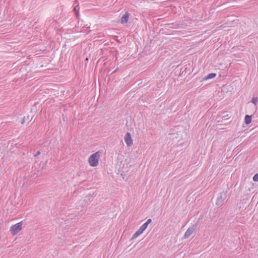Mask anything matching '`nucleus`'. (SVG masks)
<instances>
[{
	"instance_id": "12",
	"label": "nucleus",
	"mask_w": 258,
	"mask_h": 258,
	"mask_svg": "<svg viewBox=\"0 0 258 258\" xmlns=\"http://www.w3.org/2000/svg\"><path fill=\"white\" fill-rule=\"evenodd\" d=\"M148 225L146 224L145 223L143 224L140 227L143 230H145L146 228H147Z\"/></svg>"
},
{
	"instance_id": "10",
	"label": "nucleus",
	"mask_w": 258,
	"mask_h": 258,
	"mask_svg": "<svg viewBox=\"0 0 258 258\" xmlns=\"http://www.w3.org/2000/svg\"><path fill=\"white\" fill-rule=\"evenodd\" d=\"M252 103H253L255 105L257 104L258 102V98L257 97H253L251 100Z\"/></svg>"
},
{
	"instance_id": "14",
	"label": "nucleus",
	"mask_w": 258,
	"mask_h": 258,
	"mask_svg": "<svg viewBox=\"0 0 258 258\" xmlns=\"http://www.w3.org/2000/svg\"><path fill=\"white\" fill-rule=\"evenodd\" d=\"M41 154V152L40 151H38L35 155H34V157H36L38 156H39Z\"/></svg>"
},
{
	"instance_id": "8",
	"label": "nucleus",
	"mask_w": 258,
	"mask_h": 258,
	"mask_svg": "<svg viewBox=\"0 0 258 258\" xmlns=\"http://www.w3.org/2000/svg\"><path fill=\"white\" fill-rule=\"evenodd\" d=\"M244 121L246 124H249L251 121V116L248 115H246L244 118Z\"/></svg>"
},
{
	"instance_id": "4",
	"label": "nucleus",
	"mask_w": 258,
	"mask_h": 258,
	"mask_svg": "<svg viewBox=\"0 0 258 258\" xmlns=\"http://www.w3.org/2000/svg\"><path fill=\"white\" fill-rule=\"evenodd\" d=\"M124 142L127 147H131L133 144V141L132 139L131 135L130 133H127L124 137Z\"/></svg>"
},
{
	"instance_id": "2",
	"label": "nucleus",
	"mask_w": 258,
	"mask_h": 258,
	"mask_svg": "<svg viewBox=\"0 0 258 258\" xmlns=\"http://www.w3.org/2000/svg\"><path fill=\"white\" fill-rule=\"evenodd\" d=\"M227 198L226 192L223 191L220 194V196L217 198V201L216 202V205L218 207L222 206L224 202Z\"/></svg>"
},
{
	"instance_id": "3",
	"label": "nucleus",
	"mask_w": 258,
	"mask_h": 258,
	"mask_svg": "<svg viewBox=\"0 0 258 258\" xmlns=\"http://www.w3.org/2000/svg\"><path fill=\"white\" fill-rule=\"evenodd\" d=\"M22 222L18 223L13 225L10 229V231L13 235H16L22 229Z\"/></svg>"
},
{
	"instance_id": "7",
	"label": "nucleus",
	"mask_w": 258,
	"mask_h": 258,
	"mask_svg": "<svg viewBox=\"0 0 258 258\" xmlns=\"http://www.w3.org/2000/svg\"><path fill=\"white\" fill-rule=\"evenodd\" d=\"M144 230H143L141 227L134 233L132 237V239H135L137 238L140 235H141Z\"/></svg>"
},
{
	"instance_id": "9",
	"label": "nucleus",
	"mask_w": 258,
	"mask_h": 258,
	"mask_svg": "<svg viewBox=\"0 0 258 258\" xmlns=\"http://www.w3.org/2000/svg\"><path fill=\"white\" fill-rule=\"evenodd\" d=\"M216 76V74L215 73H210L206 76L205 78V80H209L215 77Z\"/></svg>"
},
{
	"instance_id": "11",
	"label": "nucleus",
	"mask_w": 258,
	"mask_h": 258,
	"mask_svg": "<svg viewBox=\"0 0 258 258\" xmlns=\"http://www.w3.org/2000/svg\"><path fill=\"white\" fill-rule=\"evenodd\" d=\"M253 180L254 181H258V173L257 174H255L253 176Z\"/></svg>"
},
{
	"instance_id": "6",
	"label": "nucleus",
	"mask_w": 258,
	"mask_h": 258,
	"mask_svg": "<svg viewBox=\"0 0 258 258\" xmlns=\"http://www.w3.org/2000/svg\"><path fill=\"white\" fill-rule=\"evenodd\" d=\"M129 16L130 14L128 12H126L121 18V23L122 24L126 23L128 22Z\"/></svg>"
},
{
	"instance_id": "13",
	"label": "nucleus",
	"mask_w": 258,
	"mask_h": 258,
	"mask_svg": "<svg viewBox=\"0 0 258 258\" xmlns=\"http://www.w3.org/2000/svg\"><path fill=\"white\" fill-rule=\"evenodd\" d=\"M152 222V220L151 219H149L147 220V221L145 222L146 224H147L148 225L150 224Z\"/></svg>"
},
{
	"instance_id": "15",
	"label": "nucleus",
	"mask_w": 258,
	"mask_h": 258,
	"mask_svg": "<svg viewBox=\"0 0 258 258\" xmlns=\"http://www.w3.org/2000/svg\"><path fill=\"white\" fill-rule=\"evenodd\" d=\"M25 121V118H23V120L22 121V124L24 123Z\"/></svg>"
},
{
	"instance_id": "5",
	"label": "nucleus",
	"mask_w": 258,
	"mask_h": 258,
	"mask_svg": "<svg viewBox=\"0 0 258 258\" xmlns=\"http://www.w3.org/2000/svg\"><path fill=\"white\" fill-rule=\"evenodd\" d=\"M196 228V225H193L192 226L189 227L184 233V238H188L192 234V233L194 232V231L195 230Z\"/></svg>"
},
{
	"instance_id": "1",
	"label": "nucleus",
	"mask_w": 258,
	"mask_h": 258,
	"mask_svg": "<svg viewBox=\"0 0 258 258\" xmlns=\"http://www.w3.org/2000/svg\"><path fill=\"white\" fill-rule=\"evenodd\" d=\"M100 152L98 151L92 154L88 159V162L91 167H96L99 164L100 157Z\"/></svg>"
}]
</instances>
